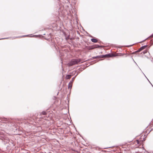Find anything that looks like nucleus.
I'll return each instance as SVG.
<instances>
[{"instance_id":"f257e3e1","label":"nucleus","mask_w":153,"mask_h":153,"mask_svg":"<svg viewBox=\"0 0 153 153\" xmlns=\"http://www.w3.org/2000/svg\"><path fill=\"white\" fill-rule=\"evenodd\" d=\"M113 56H115V55L114 54H107L106 55H103L102 56H101L102 57H111ZM100 56H97L94 57H93L94 59H96L97 58H99V57H100Z\"/></svg>"},{"instance_id":"f03ea898","label":"nucleus","mask_w":153,"mask_h":153,"mask_svg":"<svg viewBox=\"0 0 153 153\" xmlns=\"http://www.w3.org/2000/svg\"><path fill=\"white\" fill-rule=\"evenodd\" d=\"M76 63V60H72L71 62L68 64L69 66H72Z\"/></svg>"},{"instance_id":"7ed1b4c3","label":"nucleus","mask_w":153,"mask_h":153,"mask_svg":"<svg viewBox=\"0 0 153 153\" xmlns=\"http://www.w3.org/2000/svg\"><path fill=\"white\" fill-rule=\"evenodd\" d=\"M91 41L93 42L96 43L97 42V40L95 39H91Z\"/></svg>"},{"instance_id":"20e7f679","label":"nucleus","mask_w":153,"mask_h":153,"mask_svg":"<svg viewBox=\"0 0 153 153\" xmlns=\"http://www.w3.org/2000/svg\"><path fill=\"white\" fill-rule=\"evenodd\" d=\"M146 47V45H144L143 46L141 47L140 48V50H141V51L144 49Z\"/></svg>"},{"instance_id":"39448f33","label":"nucleus","mask_w":153,"mask_h":153,"mask_svg":"<svg viewBox=\"0 0 153 153\" xmlns=\"http://www.w3.org/2000/svg\"><path fill=\"white\" fill-rule=\"evenodd\" d=\"M125 54H123L121 53H117L116 55H115V56H123Z\"/></svg>"},{"instance_id":"423d86ee","label":"nucleus","mask_w":153,"mask_h":153,"mask_svg":"<svg viewBox=\"0 0 153 153\" xmlns=\"http://www.w3.org/2000/svg\"><path fill=\"white\" fill-rule=\"evenodd\" d=\"M71 76L70 75H68L66 76V78L67 79H70L71 78Z\"/></svg>"},{"instance_id":"0eeeda50","label":"nucleus","mask_w":153,"mask_h":153,"mask_svg":"<svg viewBox=\"0 0 153 153\" xmlns=\"http://www.w3.org/2000/svg\"><path fill=\"white\" fill-rule=\"evenodd\" d=\"M72 87V84L70 82L68 85V88L69 89H71V87Z\"/></svg>"},{"instance_id":"6e6552de","label":"nucleus","mask_w":153,"mask_h":153,"mask_svg":"<svg viewBox=\"0 0 153 153\" xmlns=\"http://www.w3.org/2000/svg\"><path fill=\"white\" fill-rule=\"evenodd\" d=\"M99 46L98 45H95V47H94V48H91L92 49H94V48H99Z\"/></svg>"},{"instance_id":"1a4fd4ad","label":"nucleus","mask_w":153,"mask_h":153,"mask_svg":"<svg viewBox=\"0 0 153 153\" xmlns=\"http://www.w3.org/2000/svg\"><path fill=\"white\" fill-rule=\"evenodd\" d=\"M78 70L79 71H82V69L81 68H78Z\"/></svg>"},{"instance_id":"9d476101","label":"nucleus","mask_w":153,"mask_h":153,"mask_svg":"<svg viewBox=\"0 0 153 153\" xmlns=\"http://www.w3.org/2000/svg\"><path fill=\"white\" fill-rule=\"evenodd\" d=\"M141 51V50H140V48L136 51V52H139Z\"/></svg>"},{"instance_id":"9b49d317","label":"nucleus","mask_w":153,"mask_h":153,"mask_svg":"<svg viewBox=\"0 0 153 153\" xmlns=\"http://www.w3.org/2000/svg\"><path fill=\"white\" fill-rule=\"evenodd\" d=\"M147 52V51H143V54H145V53H146Z\"/></svg>"},{"instance_id":"f8f14e48","label":"nucleus","mask_w":153,"mask_h":153,"mask_svg":"<svg viewBox=\"0 0 153 153\" xmlns=\"http://www.w3.org/2000/svg\"><path fill=\"white\" fill-rule=\"evenodd\" d=\"M46 114V112H42V114H43L45 115V114Z\"/></svg>"},{"instance_id":"ddd939ff","label":"nucleus","mask_w":153,"mask_h":153,"mask_svg":"<svg viewBox=\"0 0 153 153\" xmlns=\"http://www.w3.org/2000/svg\"><path fill=\"white\" fill-rule=\"evenodd\" d=\"M77 63L78 62H80V60H79V61H78V60L77 59Z\"/></svg>"},{"instance_id":"4468645a","label":"nucleus","mask_w":153,"mask_h":153,"mask_svg":"<svg viewBox=\"0 0 153 153\" xmlns=\"http://www.w3.org/2000/svg\"><path fill=\"white\" fill-rule=\"evenodd\" d=\"M80 72V71H77V72Z\"/></svg>"},{"instance_id":"2eb2a0df","label":"nucleus","mask_w":153,"mask_h":153,"mask_svg":"<svg viewBox=\"0 0 153 153\" xmlns=\"http://www.w3.org/2000/svg\"><path fill=\"white\" fill-rule=\"evenodd\" d=\"M152 36V37H153V35H152V36Z\"/></svg>"},{"instance_id":"dca6fc26","label":"nucleus","mask_w":153,"mask_h":153,"mask_svg":"<svg viewBox=\"0 0 153 153\" xmlns=\"http://www.w3.org/2000/svg\"><path fill=\"white\" fill-rule=\"evenodd\" d=\"M153 60V59L151 60L152 62Z\"/></svg>"},{"instance_id":"f3484780","label":"nucleus","mask_w":153,"mask_h":153,"mask_svg":"<svg viewBox=\"0 0 153 153\" xmlns=\"http://www.w3.org/2000/svg\"><path fill=\"white\" fill-rule=\"evenodd\" d=\"M108 148H104V149H107Z\"/></svg>"},{"instance_id":"a211bd4d","label":"nucleus","mask_w":153,"mask_h":153,"mask_svg":"<svg viewBox=\"0 0 153 153\" xmlns=\"http://www.w3.org/2000/svg\"><path fill=\"white\" fill-rule=\"evenodd\" d=\"M145 76H146H146H145Z\"/></svg>"},{"instance_id":"6ab92c4d","label":"nucleus","mask_w":153,"mask_h":153,"mask_svg":"<svg viewBox=\"0 0 153 153\" xmlns=\"http://www.w3.org/2000/svg\"><path fill=\"white\" fill-rule=\"evenodd\" d=\"M145 76H146H146H145Z\"/></svg>"},{"instance_id":"aec40b11","label":"nucleus","mask_w":153,"mask_h":153,"mask_svg":"<svg viewBox=\"0 0 153 153\" xmlns=\"http://www.w3.org/2000/svg\"><path fill=\"white\" fill-rule=\"evenodd\" d=\"M77 33H78L77 31Z\"/></svg>"}]
</instances>
